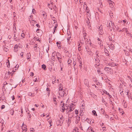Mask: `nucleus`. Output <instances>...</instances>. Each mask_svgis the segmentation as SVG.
Instances as JSON below:
<instances>
[{"label": "nucleus", "mask_w": 132, "mask_h": 132, "mask_svg": "<svg viewBox=\"0 0 132 132\" xmlns=\"http://www.w3.org/2000/svg\"><path fill=\"white\" fill-rule=\"evenodd\" d=\"M75 105V104L73 103H71L70 105H69V106L70 108V110L69 111H69H72L74 109Z\"/></svg>", "instance_id": "obj_1"}, {"label": "nucleus", "mask_w": 132, "mask_h": 132, "mask_svg": "<svg viewBox=\"0 0 132 132\" xmlns=\"http://www.w3.org/2000/svg\"><path fill=\"white\" fill-rule=\"evenodd\" d=\"M64 90H61L59 91V95L62 97H63L64 95H66L65 92Z\"/></svg>", "instance_id": "obj_2"}, {"label": "nucleus", "mask_w": 132, "mask_h": 132, "mask_svg": "<svg viewBox=\"0 0 132 132\" xmlns=\"http://www.w3.org/2000/svg\"><path fill=\"white\" fill-rule=\"evenodd\" d=\"M103 26H101L98 28V32L99 34L101 35H102L103 34V32L102 30Z\"/></svg>", "instance_id": "obj_3"}, {"label": "nucleus", "mask_w": 132, "mask_h": 132, "mask_svg": "<svg viewBox=\"0 0 132 132\" xmlns=\"http://www.w3.org/2000/svg\"><path fill=\"white\" fill-rule=\"evenodd\" d=\"M124 30L125 31V32L126 33V34H130L128 32V30L127 29V28H124L122 29L121 30L120 29H119V30H118V31H119V32H122L124 31Z\"/></svg>", "instance_id": "obj_4"}, {"label": "nucleus", "mask_w": 132, "mask_h": 132, "mask_svg": "<svg viewBox=\"0 0 132 132\" xmlns=\"http://www.w3.org/2000/svg\"><path fill=\"white\" fill-rule=\"evenodd\" d=\"M53 3L52 2L50 4L48 3V7L51 10H52L53 9Z\"/></svg>", "instance_id": "obj_5"}, {"label": "nucleus", "mask_w": 132, "mask_h": 132, "mask_svg": "<svg viewBox=\"0 0 132 132\" xmlns=\"http://www.w3.org/2000/svg\"><path fill=\"white\" fill-rule=\"evenodd\" d=\"M108 64L109 66L111 67H114L115 66L117 65L116 64L113 62L109 63H108Z\"/></svg>", "instance_id": "obj_6"}, {"label": "nucleus", "mask_w": 132, "mask_h": 132, "mask_svg": "<svg viewBox=\"0 0 132 132\" xmlns=\"http://www.w3.org/2000/svg\"><path fill=\"white\" fill-rule=\"evenodd\" d=\"M110 2L109 3V5L111 8L112 9H113V4L114 3V2H112V1H110Z\"/></svg>", "instance_id": "obj_7"}, {"label": "nucleus", "mask_w": 132, "mask_h": 132, "mask_svg": "<svg viewBox=\"0 0 132 132\" xmlns=\"http://www.w3.org/2000/svg\"><path fill=\"white\" fill-rule=\"evenodd\" d=\"M61 109L62 110V112H63L64 111V110L66 109V108L65 107V106L64 103L61 104Z\"/></svg>", "instance_id": "obj_8"}, {"label": "nucleus", "mask_w": 132, "mask_h": 132, "mask_svg": "<svg viewBox=\"0 0 132 132\" xmlns=\"http://www.w3.org/2000/svg\"><path fill=\"white\" fill-rule=\"evenodd\" d=\"M104 69L106 71H108V73H109V71H110V73H112L113 72L112 71L111 72V71H110V70H111V69L110 68H109L108 67H105L104 68Z\"/></svg>", "instance_id": "obj_9"}, {"label": "nucleus", "mask_w": 132, "mask_h": 132, "mask_svg": "<svg viewBox=\"0 0 132 132\" xmlns=\"http://www.w3.org/2000/svg\"><path fill=\"white\" fill-rule=\"evenodd\" d=\"M84 83L85 84L87 87L89 86V82L88 80L86 79H85L84 81Z\"/></svg>", "instance_id": "obj_10"}, {"label": "nucleus", "mask_w": 132, "mask_h": 132, "mask_svg": "<svg viewBox=\"0 0 132 132\" xmlns=\"http://www.w3.org/2000/svg\"><path fill=\"white\" fill-rule=\"evenodd\" d=\"M108 47L112 50H113L114 49V46L113 44H111V45L109 44Z\"/></svg>", "instance_id": "obj_11"}, {"label": "nucleus", "mask_w": 132, "mask_h": 132, "mask_svg": "<svg viewBox=\"0 0 132 132\" xmlns=\"http://www.w3.org/2000/svg\"><path fill=\"white\" fill-rule=\"evenodd\" d=\"M85 49L86 51L88 53H89V52L91 51L90 48L87 46H85Z\"/></svg>", "instance_id": "obj_12"}, {"label": "nucleus", "mask_w": 132, "mask_h": 132, "mask_svg": "<svg viewBox=\"0 0 132 132\" xmlns=\"http://www.w3.org/2000/svg\"><path fill=\"white\" fill-rule=\"evenodd\" d=\"M18 45H16L14 47V51L15 52H16L18 50Z\"/></svg>", "instance_id": "obj_13"}, {"label": "nucleus", "mask_w": 132, "mask_h": 132, "mask_svg": "<svg viewBox=\"0 0 132 132\" xmlns=\"http://www.w3.org/2000/svg\"><path fill=\"white\" fill-rule=\"evenodd\" d=\"M93 128L91 127H89L87 130V132H92L93 131Z\"/></svg>", "instance_id": "obj_14"}, {"label": "nucleus", "mask_w": 132, "mask_h": 132, "mask_svg": "<svg viewBox=\"0 0 132 132\" xmlns=\"http://www.w3.org/2000/svg\"><path fill=\"white\" fill-rule=\"evenodd\" d=\"M80 117L79 116H77V117H76V123H78L79 122V121H80Z\"/></svg>", "instance_id": "obj_15"}, {"label": "nucleus", "mask_w": 132, "mask_h": 132, "mask_svg": "<svg viewBox=\"0 0 132 132\" xmlns=\"http://www.w3.org/2000/svg\"><path fill=\"white\" fill-rule=\"evenodd\" d=\"M123 105L124 106V107L125 108H126L127 106V105L126 102L125 100H123Z\"/></svg>", "instance_id": "obj_16"}, {"label": "nucleus", "mask_w": 132, "mask_h": 132, "mask_svg": "<svg viewBox=\"0 0 132 132\" xmlns=\"http://www.w3.org/2000/svg\"><path fill=\"white\" fill-rule=\"evenodd\" d=\"M43 17L44 18H46L47 17V15L46 13L44 11H43Z\"/></svg>", "instance_id": "obj_17"}, {"label": "nucleus", "mask_w": 132, "mask_h": 132, "mask_svg": "<svg viewBox=\"0 0 132 132\" xmlns=\"http://www.w3.org/2000/svg\"><path fill=\"white\" fill-rule=\"evenodd\" d=\"M71 62H72V60H71V59L70 58H69L68 59V64L69 66L70 65H71L70 63H71Z\"/></svg>", "instance_id": "obj_18"}, {"label": "nucleus", "mask_w": 132, "mask_h": 132, "mask_svg": "<svg viewBox=\"0 0 132 132\" xmlns=\"http://www.w3.org/2000/svg\"><path fill=\"white\" fill-rule=\"evenodd\" d=\"M110 24H111V27L113 29H114V27H115V26H114V23H113V22H111Z\"/></svg>", "instance_id": "obj_19"}, {"label": "nucleus", "mask_w": 132, "mask_h": 132, "mask_svg": "<svg viewBox=\"0 0 132 132\" xmlns=\"http://www.w3.org/2000/svg\"><path fill=\"white\" fill-rule=\"evenodd\" d=\"M15 34H16V31L14 32L13 33V34L14 35V40L16 41H18L19 40V39H16V38H15Z\"/></svg>", "instance_id": "obj_20"}, {"label": "nucleus", "mask_w": 132, "mask_h": 132, "mask_svg": "<svg viewBox=\"0 0 132 132\" xmlns=\"http://www.w3.org/2000/svg\"><path fill=\"white\" fill-rule=\"evenodd\" d=\"M104 52L106 53V55L107 56H109V52L107 50L106 48L105 49Z\"/></svg>", "instance_id": "obj_21"}, {"label": "nucleus", "mask_w": 132, "mask_h": 132, "mask_svg": "<svg viewBox=\"0 0 132 132\" xmlns=\"http://www.w3.org/2000/svg\"><path fill=\"white\" fill-rule=\"evenodd\" d=\"M42 68H43L44 70H45L46 69V66L45 65L43 64L42 65Z\"/></svg>", "instance_id": "obj_22"}, {"label": "nucleus", "mask_w": 132, "mask_h": 132, "mask_svg": "<svg viewBox=\"0 0 132 132\" xmlns=\"http://www.w3.org/2000/svg\"><path fill=\"white\" fill-rule=\"evenodd\" d=\"M3 49L6 52L8 51L9 50L5 46H3Z\"/></svg>", "instance_id": "obj_23"}, {"label": "nucleus", "mask_w": 132, "mask_h": 132, "mask_svg": "<svg viewBox=\"0 0 132 132\" xmlns=\"http://www.w3.org/2000/svg\"><path fill=\"white\" fill-rule=\"evenodd\" d=\"M53 9H54V11H55V12H57V8L56 7V6H55V5H53Z\"/></svg>", "instance_id": "obj_24"}, {"label": "nucleus", "mask_w": 132, "mask_h": 132, "mask_svg": "<svg viewBox=\"0 0 132 132\" xmlns=\"http://www.w3.org/2000/svg\"><path fill=\"white\" fill-rule=\"evenodd\" d=\"M6 64L7 65V67L8 68H9L10 67V63L9 61V60H7V62L6 63Z\"/></svg>", "instance_id": "obj_25"}, {"label": "nucleus", "mask_w": 132, "mask_h": 132, "mask_svg": "<svg viewBox=\"0 0 132 132\" xmlns=\"http://www.w3.org/2000/svg\"><path fill=\"white\" fill-rule=\"evenodd\" d=\"M33 80L35 82H38V80L35 77H34L33 78Z\"/></svg>", "instance_id": "obj_26"}, {"label": "nucleus", "mask_w": 132, "mask_h": 132, "mask_svg": "<svg viewBox=\"0 0 132 132\" xmlns=\"http://www.w3.org/2000/svg\"><path fill=\"white\" fill-rule=\"evenodd\" d=\"M64 52L67 53V54L68 53H69V52H68V51L67 50V48H65L64 49ZM67 55V54H66V55Z\"/></svg>", "instance_id": "obj_27"}, {"label": "nucleus", "mask_w": 132, "mask_h": 132, "mask_svg": "<svg viewBox=\"0 0 132 132\" xmlns=\"http://www.w3.org/2000/svg\"><path fill=\"white\" fill-rule=\"evenodd\" d=\"M78 128L77 127H75V128L74 129H73V131H75L76 132H79Z\"/></svg>", "instance_id": "obj_28"}, {"label": "nucleus", "mask_w": 132, "mask_h": 132, "mask_svg": "<svg viewBox=\"0 0 132 132\" xmlns=\"http://www.w3.org/2000/svg\"><path fill=\"white\" fill-rule=\"evenodd\" d=\"M90 56H92L93 55V53L91 51L89 52V53H88Z\"/></svg>", "instance_id": "obj_29"}, {"label": "nucleus", "mask_w": 132, "mask_h": 132, "mask_svg": "<svg viewBox=\"0 0 132 132\" xmlns=\"http://www.w3.org/2000/svg\"><path fill=\"white\" fill-rule=\"evenodd\" d=\"M92 113L94 116H97L96 112L95 110H93L92 111Z\"/></svg>", "instance_id": "obj_30"}, {"label": "nucleus", "mask_w": 132, "mask_h": 132, "mask_svg": "<svg viewBox=\"0 0 132 132\" xmlns=\"http://www.w3.org/2000/svg\"><path fill=\"white\" fill-rule=\"evenodd\" d=\"M98 44L100 45V46H103L102 44V42L101 40L98 42Z\"/></svg>", "instance_id": "obj_31"}, {"label": "nucleus", "mask_w": 132, "mask_h": 132, "mask_svg": "<svg viewBox=\"0 0 132 132\" xmlns=\"http://www.w3.org/2000/svg\"><path fill=\"white\" fill-rule=\"evenodd\" d=\"M14 111L13 110H11L10 111V113L12 115H13L14 113Z\"/></svg>", "instance_id": "obj_32"}, {"label": "nucleus", "mask_w": 132, "mask_h": 132, "mask_svg": "<svg viewBox=\"0 0 132 132\" xmlns=\"http://www.w3.org/2000/svg\"><path fill=\"white\" fill-rule=\"evenodd\" d=\"M31 114H29L28 116H27V118L28 120H29L30 119V118L31 117Z\"/></svg>", "instance_id": "obj_33"}, {"label": "nucleus", "mask_w": 132, "mask_h": 132, "mask_svg": "<svg viewBox=\"0 0 132 132\" xmlns=\"http://www.w3.org/2000/svg\"><path fill=\"white\" fill-rule=\"evenodd\" d=\"M111 22H110L107 25V27H111Z\"/></svg>", "instance_id": "obj_34"}, {"label": "nucleus", "mask_w": 132, "mask_h": 132, "mask_svg": "<svg viewBox=\"0 0 132 132\" xmlns=\"http://www.w3.org/2000/svg\"><path fill=\"white\" fill-rule=\"evenodd\" d=\"M123 51L125 52V54L126 55L128 56L129 55V53L128 52H127V51H126L125 50H123Z\"/></svg>", "instance_id": "obj_35"}, {"label": "nucleus", "mask_w": 132, "mask_h": 132, "mask_svg": "<svg viewBox=\"0 0 132 132\" xmlns=\"http://www.w3.org/2000/svg\"><path fill=\"white\" fill-rule=\"evenodd\" d=\"M100 69H98L97 70V72L99 74H102V73L101 72V71L100 70Z\"/></svg>", "instance_id": "obj_36"}, {"label": "nucleus", "mask_w": 132, "mask_h": 132, "mask_svg": "<svg viewBox=\"0 0 132 132\" xmlns=\"http://www.w3.org/2000/svg\"><path fill=\"white\" fill-rule=\"evenodd\" d=\"M59 122L60 123L59 124L61 126L62 124L63 123V121H62L61 120H59Z\"/></svg>", "instance_id": "obj_37"}, {"label": "nucleus", "mask_w": 132, "mask_h": 132, "mask_svg": "<svg viewBox=\"0 0 132 132\" xmlns=\"http://www.w3.org/2000/svg\"><path fill=\"white\" fill-rule=\"evenodd\" d=\"M129 90H128L127 91V93H126V95L128 97L129 99Z\"/></svg>", "instance_id": "obj_38"}, {"label": "nucleus", "mask_w": 132, "mask_h": 132, "mask_svg": "<svg viewBox=\"0 0 132 132\" xmlns=\"http://www.w3.org/2000/svg\"><path fill=\"white\" fill-rule=\"evenodd\" d=\"M71 119H68L67 123L69 125V124L71 123Z\"/></svg>", "instance_id": "obj_39"}, {"label": "nucleus", "mask_w": 132, "mask_h": 132, "mask_svg": "<svg viewBox=\"0 0 132 132\" xmlns=\"http://www.w3.org/2000/svg\"><path fill=\"white\" fill-rule=\"evenodd\" d=\"M130 80L131 82L132 83V78L130 77L129 76H128L127 77Z\"/></svg>", "instance_id": "obj_40"}, {"label": "nucleus", "mask_w": 132, "mask_h": 132, "mask_svg": "<svg viewBox=\"0 0 132 132\" xmlns=\"http://www.w3.org/2000/svg\"><path fill=\"white\" fill-rule=\"evenodd\" d=\"M56 98H53V101L54 102V104H56Z\"/></svg>", "instance_id": "obj_41"}, {"label": "nucleus", "mask_w": 132, "mask_h": 132, "mask_svg": "<svg viewBox=\"0 0 132 132\" xmlns=\"http://www.w3.org/2000/svg\"><path fill=\"white\" fill-rule=\"evenodd\" d=\"M61 60H62V58L61 57L60 58V59H58V61H59V62H60V64L61 63Z\"/></svg>", "instance_id": "obj_42"}, {"label": "nucleus", "mask_w": 132, "mask_h": 132, "mask_svg": "<svg viewBox=\"0 0 132 132\" xmlns=\"http://www.w3.org/2000/svg\"><path fill=\"white\" fill-rule=\"evenodd\" d=\"M60 119L61 120L63 121L64 120V118H63V116H62L61 117H60Z\"/></svg>", "instance_id": "obj_43"}, {"label": "nucleus", "mask_w": 132, "mask_h": 132, "mask_svg": "<svg viewBox=\"0 0 132 132\" xmlns=\"http://www.w3.org/2000/svg\"><path fill=\"white\" fill-rule=\"evenodd\" d=\"M64 90L61 88V86H60L59 87V91H60V90Z\"/></svg>", "instance_id": "obj_44"}, {"label": "nucleus", "mask_w": 132, "mask_h": 132, "mask_svg": "<svg viewBox=\"0 0 132 132\" xmlns=\"http://www.w3.org/2000/svg\"><path fill=\"white\" fill-rule=\"evenodd\" d=\"M21 36L23 38H24L25 37V34L24 33H22L21 35Z\"/></svg>", "instance_id": "obj_45"}, {"label": "nucleus", "mask_w": 132, "mask_h": 132, "mask_svg": "<svg viewBox=\"0 0 132 132\" xmlns=\"http://www.w3.org/2000/svg\"><path fill=\"white\" fill-rule=\"evenodd\" d=\"M51 18L54 21L55 20V18L52 15H50Z\"/></svg>", "instance_id": "obj_46"}, {"label": "nucleus", "mask_w": 132, "mask_h": 132, "mask_svg": "<svg viewBox=\"0 0 132 132\" xmlns=\"http://www.w3.org/2000/svg\"><path fill=\"white\" fill-rule=\"evenodd\" d=\"M35 11H36L35 9H33L32 10V12L33 13L35 14V13H36Z\"/></svg>", "instance_id": "obj_47"}, {"label": "nucleus", "mask_w": 132, "mask_h": 132, "mask_svg": "<svg viewBox=\"0 0 132 132\" xmlns=\"http://www.w3.org/2000/svg\"><path fill=\"white\" fill-rule=\"evenodd\" d=\"M5 107V106L4 105H2V106L1 107V109H4Z\"/></svg>", "instance_id": "obj_48"}, {"label": "nucleus", "mask_w": 132, "mask_h": 132, "mask_svg": "<svg viewBox=\"0 0 132 132\" xmlns=\"http://www.w3.org/2000/svg\"><path fill=\"white\" fill-rule=\"evenodd\" d=\"M109 39L110 41H111L112 42H113V40L112 39V38L111 37H109Z\"/></svg>", "instance_id": "obj_49"}, {"label": "nucleus", "mask_w": 132, "mask_h": 132, "mask_svg": "<svg viewBox=\"0 0 132 132\" xmlns=\"http://www.w3.org/2000/svg\"><path fill=\"white\" fill-rule=\"evenodd\" d=\"M28 95L29 96H31L32 95V93L31 92H29L28 93Z\"/></svg>", "instance_id": "obj_50"}, {"label": "nucleus", "mask_w": 132, "mask_h": 132, "mask_svg": "<svg viewBox=\"0 0 132 132\" xmlns=\"http://www.w3.org/2000/svg\"><path fill=\"white\" fill-rule=\"evenodd\" d=\"M19 65H16L15 67V70H16V69H18V68H19Z\"/></svg>", "instance_id": "obj_51"}, {"label": "nucleus", "mask_w": 132, "mask_h": 132, "mask_svg": "<svg viewBox=\"0 0 132 132\" xmlns=\"http://www.w3.org/2000/svg\"><path fill=\"white\" fill-rule=\"evenodd\" d=\"M71 38V37L70 36H69L67 38V40H68V41H69V40Z\"/></svg>", "instance_id": "obj_52"}, {"label": "nucleus", "mask_w": 132, "mask_h": 132, "mask_svg": "<svg viewBox=\"0 0 132 132\" xmlns=\"http://www.w3.org/2000/svg\"><path fill=\"white\" fill-rule=\"evenodd\" d=\"M94 59L95 60V61H96V60H99L98 58L97 57H95L94 58Z\"/></svg>", "instance_id": "obj_53"}, {"label": "nucleus", "mask_w": 132, "mask_h": 132, "mask_svg": "<svg viewBox=\"0 0 132 132\" xmlns=\"http://www.w3.org/2000/svg\"><path fill=\"white\" fill-rule=\"evenodd\" d=\"M75 112L76 114H78V111L77 110H75Z\"/></svg>", "instance_id": "obj_54"}, {"label": "nucleus", "mask_w": 132, "mask_h": 132, "mask_svg": "<svg viewBox=\"0 0 132 132\" xmlns=\"http://www.w3.org/2000/svg\"><path fill=\"white\" fill-rule=\"evenodd\" d=\"M123 91H122L120 93V94L122 96H123L124 95V94L123 93Z\"/></svg>", "instance_id": "obj_55"}, {"label": "nucleus", "mask_w": 132, "mask_h": 132, "mask_svg": "<svg viewBox=\"0 0 132 132\" xmlns=\"http://www.w3.org/2000/svg\"><path fill=\"white\" fill-rule=\"evenodd\" d=\"M37 44H36L34 45V48H37Z\"/></svg>", "instance_id": "obj_56"}, {"label": "nucleus", "mask_w": 132, "mask_h": 132, "mask_svg": "<svg viewBox=\"0 0 132 132\" xmlns=\"http://www.w3.org/2000/svg\"><path fill=\"white\" fill-rule=\"evenodd\" d=\"M61 43L60 42H56V44L57 45V46H58V44H59V45L60 44H61Z\"/></svg>", "instance_id": "obj_57"}, {"label": "nucleus", "mask_w": 132, "mask_h": 132, "mask_svg": "<svg viewBox=\"0 0 132 132\" xmlns=\"http://www.w3.org/2000/svg\"><path fill=\"white\" fill-rule=\"evenodd\" d=\"M98 60H96V61H95L96 64H100V63H99L98 62Z\"/></svg>", "instance_id": "obj_58"}, {"label": "nucleus", "mask_w": 132, "mask_h": 132, "mask_svg": "<svg viewBox=\"0 0 132 132\" xmlns=\"http://www.w3.org/2000/svg\"><path fill=\"white\" fill-rule=\"evenodd\" d=\"M76 62H75V61H73V64L74 65V69H75V65L76 64Z\"/></svg>", "instance_id": "obj_59"}, {"label": "nucleus", "mask_w": 132, "mask_h": 132, "mask_svg": "<svg viewBox=\"0 0 132 132\" xmlns=\"http://www.w3.org/2000/svg\"><path fill=\"white\" fill-rule=\"evenodd\" d=\"M100 64H95V67H97Z\"/></svg>", "instance_id": "obj_60"}, {"label": "nucleus", "mask_w": 132, "mask_h": 132, "mask_svg": "<svg viewBox=\"0 0 132 132\" xmlns=\"http://www.w3.org/2000/svg\"><path fill=\"white\" fill-rule=\"evenodd\" d=\"M23 53V52H22L21 53H20V54L21 57H23V54H22Z\"/></svg>", "instance_id": "obj_61"}, {"label": "nucleus", "mask_w": 132, "mask_h": 132, "mask_svg": "<svg viewBox=\"0 0 132 132\" xmlns=\"http://www.w3.org/2000/svg\"><path fill=\"white\" fill-rule=\"evenodd\" d=\"M89 10H87V11H86V12H87V13H86V14L87 15L89 13Z\"/></svg>", "instance_id": "obj_62"}, {"label": "nucleus", "mask_w": 132, "mask_h": 132, "mask_svg": "<svg viewBox=\"0 0 132 132\" xmlns=\"http://www.w3.org/2000/svg\"><path fill=\"white\" fill-rule=\"evenodd\" d=\"M36 26L38 28H40V27L38 24H37Z\"/></svg>", "instance_id": "obj_63"}, {"label": "nucleus", "mask_w": 132, "mask_h": 132, "mask_svg": "<svg viewBox=\"0 0 132 132\" xmlns=\"http://www.w3.org/2000/svg\"><path fill=\"white\" fill-rule=\"evenodd\" d=\"M34 73L33 72L31 73V74L30 75V76H32L34 75Z\"/></svg>", "instance_id": "obj_64"}]
</instances>
